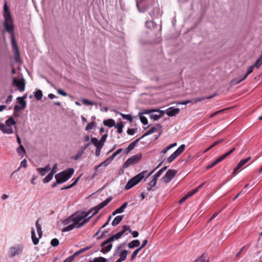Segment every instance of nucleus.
I'll return each mask as SVG.
<instances>
[{
  "label": "nucleus",
  "mask_w": 262,
  "mask_h": 262,
  "mask_svg": "<svg viewBox=\"0 0 262 262\" xmlns=\"http://www.w3.org/2000/svg\"><path fill=\"white\" fill-rule=\"evenodd\" d=\"M155 0H141L137 2V6L140 12H144L147 8L153 5Z\"/></svg>",
  "instance_id": "5"
},
{
  "label": "nucleus",
  "mask_w": 262,
  "mask_h": 262,
  "mask_svg": "<svg viewBox=\"0 0 262 262\" xmlns=\"http://www.w3.org/2000/svg\"><path fill=\"white\" fill-rule=\"evenodd\" d=\"M140 119L141 122L144 125H146L148 124V121L147 118L143 116H140Z\"/></svg>",
  "instance_id": "56"
},
{
  "label": "nucleus",
  "mask_w": 262,
  "mask_h": 262,
  "mask_svg": "<svg viewBox=\"0 0 262 262\" xmlns=\"http://www.w3.org/2000/svg\"><path fill=\"white\" fill-rule=\"evenodd\" d=\"M123 126L122 122L118 123L115 126V127L117 128V132L119 134H121L122 133Z\"/></svg>",
  "instance_id": "39"
},
{
  "label": "nucleus",
  "mask_w": 262,
  "mask_h": 262,
  "mask_svg": "<svg viewBox=\"0 0 262 262\" xmlns=\"http://www.w3.org/2000/svg\"><path fill=\"white\" fill-rule=\"evenodd\" d=\"M31 238L34 245H36L37 244H38L39 242V239L40 238H37L36 236L35 230L33 228H32L31 229Z\"/></svg>",
  "instance_id": "22"
},
{
  "label": "nucleus",
  "mask_w": 262,
  "mask_h": 262,
  "mask_svg": "<svg viewBox=\"0 0 262 262\" xmlns=\"http://www.w3.org/2000/svg\"><path fill=\"white\" fill-rule=\"evenodd\" d=\"M177 143H172L171 144H170L169 145H168V146H167L165 148H164V149H163L162 151H161V153L163 154H165L167 151L168 150H169L170 149L175 147L177 146Z\"/></svg>",
  "instance_id": "35"
},
{
  "label": "nucleus",
  "mask_w": 262,
  "mask_h": 262,
  "mask_svg": "<svg viewBox=\"0 0 262 262\" xmlns=\"http://www.w3.org/2000/svg\"><path fill=\"white\" fill-rule=\"evenodd\" d=\"M111 161V159H110V158H108V159H107L106 160H105V161H104L103 162L101 163L100 164L101 166H103L104 167H106L108 165L110 161Z\"/></svg>",
  "instance_id": "60"
},
{
  "label": "nucleus",
  "mask_w": 262,
  "mask_h": 262,
  "mask_svg": "<svg viewBox=\"0 0 262 262\" xmlns=\"http://www.w3.org/2000/svg\"><path fill=\"white\" fill-rule=\"evenodd\" d=\"M161 117L160 115L151 114L150 115V118L154 120H157Z\"/></svg>",
  "instance_id": "58"
},
{
  "label": "nucleus",
  "mask_w": 262,
  "mask_h": 262,
  "mask_svg": "<svg viewBox=\"0 0 262 262\" xmlns=\"http://www.w3.org/2000/svg\"><path fill=\"white\" fill-rule=\"evenodd\" d=\"M136 129L134 128H128L127 133L129 135H133L136 133Z\"/></svg>",
  "instance_id": "62"
},
{
  "label": "nucleus",
  "mask_w": 262,
  "mask_h": 262,
  "mask_svg": "<svg viewBox=\"0 0 262 262\" xmlns=\"http://www.w3.org/2000/svg\"><path fill=\"white\" fill-rule=\"evenodd\" d=\"M112 200V198H107L105 200L101 202L100 204H99L98 206H95V207L92 208L90 209L89 211L87 212H89V214L93 212L92 215L90 216V219L94 215H95L96 213H98L99 210L102 208H103L104 207L106 206Z\"/></svg>",
  "instance_id": "7"
},
{
  "label": "nucleus",
  "mask_w": 262,
  "mask_h": 262,
  "mask_svg": "<svg viewBox=\"0 0 262 262\" xmlns=\"http://www.w3.org/2000/svg\"><path fill=\"white\" fill-rule=\"evenodd\" d=\"M216 95V94H214L213 95L209 96H206V97L202 96V97L195 98L194 99H193V104L196 103L200 102L202 100H204L205 99H210L215 97Z\"/></svg>",
  "instance_id": "18"
},
{
  "label": "nucleus",
  "mask_w": 262,
  "mask_h": 262,
  "mask_svg": "<svg viewBox=\"0 0 262 262\" xmlns=\"http://www.w3.org/2000/svg\"><path fill=\"white\" fill-rule=\"evenodd\" d=\"M57 93L59 95H61L63 96H67L68 95V94L64 92L63 90H61V89H58L57 90Z\"/></svg>",
  "instance_id": "61"
},
{
  "label": "nucleus",
  "mask_w": 262,
  "mask_h": 262,
  "mask_svg": "<svg viewBox=\"0 0 262 262\" xmlns=\"http://www.w3.org/2000/svg\"><path fill=\"white\" fill-rule=\"evenodd\" d=\"M194 262H209L206 259V257L204 255H202L199 258L196 259Z\"/></svg>",
  "instance_id": "49"
},
{
  "label": "nucleus",
  "mask_w": 262,
  "mask_h": 262,
  "mask_svg": "<svg viewBox=\"0 0 262 262\" xmlns=\"http://www.w3.org/2000/svg\"><path fill=\"white\" fill-rule=\"evenodd\" d=\"M50 170V165L48 164L45 167L38 168L37 169L38 173L42 176H45Z\"/></svg>",
  "instance_id": "17"
},
{
  "label": "nucleus",
  "mask_w": 262,
  "mask_h": 262,
  "mask_svg": "<svg viewBox=\"0 0 262 262\" xmlns=\"http://www.w3.org/2000/svg\"><path fill=\"white\" fill-rule=\"evenodd\" d=\"M13 84L15 85L20 92H24L25 89V82L24 78L17 79L13 78Z\"/></svg>",
  "instance_id": "12"
},
{
  "label": "nucleus",
  "mask_w": 262,
  "mask_h": 262,
  "mask_svg": "<svg viewBox=\"0 0 262 262\" xmlns=\"http://www.w3.org/2000/svg\"><path fill=\"white\" fill-rule=\"evenodd\" d=\"M0 129L4 133L11 134L13 133V129L10 126L5 125L4 124H0Z\"/></svg>",
  "instance_id": "16"
},
{
  "label": "nucleus",
  "mask_w": 262,
  "mask_h": 262,
  "mask_svg": "<svg viewBox=\"0 0 262 262\" xmlns=\"http://www.w3.org/2000/svg\"><path fill=\"white\" fill-rule=\"evenodd\" d=\"M222 161H223L222 160V159L221 158V157H219L213 162H212V163L207 165V167H206V169H210Z\"/></svg>",
  "instance_id": "28"
},
{
  "label": "nucleus",
  "mask_w": 262,
  "mask_h": 262,
  "mask_svg": "<svg viewBox=\"0 0 262 262\" xmlns=\"http://www.w3.org/2000/svg\"><path fill=\"white\" fill-rule=\"evenodd\" d=\"M122 229L118 232V233L120 235V236L121 237L127 231L128 232H131V229L130 227L127 225H123L122 227Z\"/></svg>",
  "instance_id": "29"
},
{
  "label": "nucleus",
  "mask_w": 262,
  "mask_h": 262,
  "mask_svg": "<svg viewBox=\"0 0 262 262\" xmlns=\"http://www.w3.org/2000/svg\"><path fill=\"white\" fill-rule=\"evenodd\" d=\"M140 245V242L138 239L132 241L128 244V247L130 249H133L135 247H139Z\"/></svg>",
  "instance_id": "24"
},
{
  "label": "nucleus",
  "mask_w": 262,
  "mask_h": 262,
  "mask_svg": "<svg viewBox=\"0 0 262 262\" xmlns=\"http://www.w3.org/2000/svg\"><path fill=\"white\" fill-rule=\"evenodd\" d=\"M24 247L22 245L16 244L11 247L8 252V256L13 258L20 255L23 251Z\"/></svg>",
  "instance_id": "4"
},
{
  "label": "nucleus",
  "mask_w": 262,
  "mask_h": 262,
  "mask_svg": "<svg viewBox=\"0 0 262 262\" xmlns=\"http://www.w3.org/2000/svg\"><path fill=\"white\" fill-rule=\"evenodd\" d=\"M128 251L126 250H124L119 255V258L117 259L115 262H122L125 260L126 258Z\"/></svg>",
  "instance_id": "21"
},
{
  "label": "nucleus",
  "mask_w": 262,
  "mask_h": 262,
  "mask_svg": "<svg viewBox=\"0 0 262 262\" xmlns=\"http://www.w3.org/2000/svg\"><path fill=\"white\" fill-rule=\"evenodd\" d=\"M103 248L100 250L101 252H102L103 253H106L108 252L112 248L113 245L112 244L108 243L107 245H105V246H102Z\"/></svg>",
  "instance_id": "25"
},
{
  "label": "nucleus",
  "mask_w": 262,
  "mask_h": 262,
  "mask_svg": "<svg viewBox=\"0 0 262 262\" xmlns=\"http://www.w3.org/2000/svg\"><path fill=\"white\" fill-rule=\"evenodd\" d=\"M90 143H91V144L93 143L96 147L98 146V145H101L99 141L95 137L92 138Z\"/></svg>",
  "instance_id": "45"
},
{
  "label": "nucleus",
  "mask_w": 262,
  "mask_h": 262,
  "mask_svg": "<svg viewBox=\"0 0 262 262\" xmlns=\"http://www.w3.org/2000/svg\"><path fill=\"white\" fill-rule=\"evenodd\" d=\"M121 236L120 235L117 233L115 235H114L113 236H111L109 238H108L106 240L104 241L103 243H102L101 246H105V245L108 244V243H110L112 242H113L115 239H118L120 238Z\"/></svg>",
  "instance_id": "15"
},
{
  "label": "nucleus",
  "mask_w": 262,
  "mask_h": 262,
  "mask_svg": "<svg viewBox=\"0 0 262 262\" xmlns=\"http://www.w3.org/2000/svg\"><path fill=\"white\" fill-rule=\"evenodd\" d=\"M141 251L140 249L138 248L136 250H135L133 253H132L131 255V260H133L135 258L137 255L138 254V253Z\"/></svg>",
  "instance_id": "52"
},
{
  "label": "nucleus",
  "mask_w": 262,
  "mask_h": 262,
  "mask_svg": "<svg viewBox=\"0 0 262 262\" xmlns=\"http://www.w3.org/2000/svg\"><path fill=\"white\" fill-rule=\"evenodd\" d=\"M147 172L146 170L143 171L129 180L126 184L125 189L128 190L138 184L144 178Z\"/></svg>",
  "instance_id": "2"
},
{
  "label": "nucleus",
  "mask_w": 262,
  "mask_h": 262,
  "mask_svg": "<svg viewBox=\"0 0 262 262\" xmlns=\"http://www.w3.org/2000/svg\"><path fill=\"white\" fill-rule=\"evenodd\" d=\"M92 247H93V246H88V247H84L83 248H82L80 250H79L77 251V252H76L75 253H74L73 254L76 257V256L79 255V254L83 253L86 252V251L89 250Z\"/></svg>",
  "instance_id": "31"
},
{
  "label": "nucleus",
  "mask_w": 262,
  "mask_h": 262,
  "mask_svg": "<svg viewBox=\"0 0 262 262\" xmlns=\"http://www.w3.org/2000/svg\"><path fill=\"white\" fill-rule=\"evenodd\" d=\"M157 180V179L153 177V179L149 182L148 186L147 188L148 190H154L152 188L156 186Z\"/></svg>",
  "instance_id": "27"
},
{
  "label": "nucleus",
  "mask_w": 262,
  "mask_h": 262,
  "mask_svg": "<svg viewBox=\"0 0 262 262\" xmlns=\"http://www.w3.org/2000/svg\"><path fill=\"white\" fill-rule=\"evenodd\" d=\"M180 110L178 108L170 107L165 111V113L169 117L176 116L180 113Z\"/></svg>",
  "instance_id": "13"
},
{
  "label": "nucleus",
  "mask_w": 262,
  "mask_h": 262,
  "mask_svg": "<svg viewBox=\"0 0 262 262\" xmlns=\"http://www.w3.org/2000/svg\"><path fill=\"white\" fill-rule=\"evenodd\" d=\"M123 215L117 216L113 221L112 225L113 226H116L118 225L122 220Z\"/></svg>",
  "instance_id": "26"
},
{
  "label": "nucleus",
  "mask_w": 262,
  "mask_h": 262,
  "mask_svg": "<svg viewBox=\"0 0 262 262\" xmlns=\"http://www.w3.org/2000/svg\"><path fill=\"white\" fill-rule=\"evenodd\" d=\"M141 158L142 155L141 154L134 155L124 162L123 165V168H126L129 166L138 163L141 160Z\"/></svg>",
  "instance_id": "8"
},
{
  "label": "nucleus",
  "mask_w": 262,
  "mask_h": 262,
  "mask_svg": "<svg viewBox=\"0 0 262 262\" xmlns=\"http://www.w3.org/2000/svg\"><path fill=\"white\" fill-rule=\"evenodd\" d=\"M59 240L57 238H53L51 242V245L53 247H56L59 245Z\"/></svg>",
  "instance_id": "54"
},
{
  "label": "nucleus",
  "mask_w": 262,
  "mask_h": 262,
  "mask_svg": "<svg viewBox=\"0 0 262 262\" xmlns=\"http://www.w3.org/2000/svg\"><path fill=\"white\" fill-rule=\"evenodd\" d=\"M102 147H103V146H102L101 145H99V146L98 145V146L96 147V152H95L96 156H97V157L99 156V155L100 154L101 150Z\"/></svg>",
  "instance_id": "59"
},
{
  "label": "nucleus",
  "mask_w": 262,
  "mask_h": 262,
  "mask_svg": "<svg viewBox=\"0 0 262 262\" xmlns=\"http://www.w3.org/2000/svg\"><path fill=\"white\" fill-rule=\"evenodd\" d=\"M81 176H79L75 181L74 182L71 184V185H69V186H66L64 187H63L61 189V190H65V189H70L72 187H73L74 186H75L77 183V182H78L79 180V178H80Z\"/></svg>",
  "instance_id": "36"
},
{
  "label": "nucleus",
  "mask_w": 262,
  "mask_h": 262,
  "mask_svg": "<svg viewBox=\"0 0 262 262\" xmlns=\"http://www.w3.org/2000/svg\"><path fill=\"white\" fill-rule=\"evenodd\" d=\"M17 99L18 100L19 103L21 105V108H25L26 107V102L25 101L23 97H19Z\"/></svg>",
  "instance_id": "41"
},
{
  "label": "nucleus",
  "mask_w": 262,
  "mask_h": 262,
  "mask_svg": "<svg viewBox=\"0 0 262 262\" xmlns=\"http://www.w3.org/2000/svg\"><path fill=\"white\" fill-rule=\"evenodd\" d=\"M119 114L124 119L127 120L130 122L132 121L133 117L131 115H125V114H122L121 113H120Z\"/></svg>",
  "instance_id": "46"
},
{
  "label": "nucleus",
  "mask_w": 262,
  "mask_h": 262,
  "mask_svg": "<svg viewBox=\"0 0 262 262\" xmlns=\"http://www.w3.org/2000/svg\"><path fill=\"white\" fill-rule=\"evenodd\" d=\"M53 175L52 173H49L42 180L44 183L49 182L53 178Z\"/></svg>",
  "instance_id": "40"
},
{
  "label": "nucleus",
  "mask_w": 262,
  "mask_h": 262,
  "mask_svg": "<svg viewBox=\"0 0 262 262\" xmlns=\"http://www.w3.org/2000/svg\"><path fill=\"white\" fill-rule=\"evenodd\" d=\"M11 45H12V47L13 48V51H14L15 55H16L18 53V49L17 46L16 42H15L14 38L13 36H12V37H11Z\"/></svg>",
  "instance_id": "30"
},
{
  "label": "nucleus",
  "mask_w": 262,
  "mask_h": 262,
  "mask_svg": "<svg viewBox=\"0 0 262 262\" xmlns=\"http://www.w3.org/2000/svg\"><path fill=\"white\" fill-rule=\"evenodd\" d=\"M35 225L39 238H41L42 235V231L41 230V226L39 223L38 220L36 221Z\"/></svg>",
  "instance_id": "32"
},
{
  "label": "nucleus",
  "mask_w": 262,
  "mask_h": 262,
  "mask_svg": "<svg viewBox=\"0 0 262 262\" xmlns=\"http://www.w3.org/2000/svg\"><path fill=\"white\" fill-rule=\"evenodd\" d=\"M82 102L83 104H84L85 105H96V103H94L93 101H91L90 100L86 99H83L82 100Z\"/></svg>",
  "instance_id": "50"
},
{
  "label": "nucleus",
  "mask_w": 262,
  "mask_h": 262,
  "mask_svg": "<svg viewBox=\"0 0 262 262\" xmlns=\"http://www.w3.org/2000/svg\"><path fill=\"white\" fill-rule=\"evenodd\" d=\"M74 172V169L73 168H68L56 174L55 178L56 179H58L61 183H62L68 180Z\"/></svg>",
  "instance_id": "3"
},
{
  "label": "nucleus",
  "mask_w": 262,
  "mask_h": 262,
  "mask_svg": "<svg viewBox=\"0 0 262 262\" xmlns=\"http://www.w3.org/2000/svg\"><path fill=\"white\" fill-rule=\"evenodd\" d=\"M75 257V256H74V254H73L72 256H70L68 257V258H67L63 261V262H71L74 259V258Z\"/></svg>",
  "instance_id": "63"
},
{
  "label": "nucleus",
  "mask_w": 262,
  "mask_h": 262,
  "mask_svg": "<svg viewBox=\"0 0 262 262\" xmlns=\"http://www.w3.org/2000/svg\"><path fill=\"white\" fill-rule=\"evenodd\" d=\"M141 138H138L129 144V145L127 147V152H126L127 154L128 153L130 150H133L135 146L139 142V141L141 140Z\"/></svg>",
  "instance_id": "20"
},
{
  "label": "nucleus",
  "mask_w": 262,
  "mask_h": 262,
  "mask_svg": "<svg viewBox=\"0 0 262 262\" xmlns=\"http://www.w3.org/2000/svg\"><path fill=\"white\" fill-rule=\"evenodd\" d=\"M185 148V145L184 144H182L180 146H179V147L167 158V161L168 163H171L182 152H183Z\"/></svg>",
  "instance_id": "10"
},
{
  "label": "nucleus",
  "mask_w": 262,
  "mask_h": 262,
  "mask_svg": "<svg viewBox=\"0 0 262 262\" xmlns=\"http://www.w3.org/2000/svg\"><path fill=\"white\" fill-rule=\"evenodd\" d=\"M250 158L251 157H248L245 159L241 160L238 163V164L242 167L243 165H244L247 162H248L250 160Z\"/></svg>",
  "instance_id": "51"
},
{
  "label": "nucleus",
  "mask_w": 262,
  "mask_h": 262,
  "mask_svg": "<svg viewBox=\"0 0 262 262\" xmlns=\"http://www.w3.org/2000/svg\"><path fill=\"white\" fill-rule=\"evenodd\" d=\"M103 123L105 126H107L110 127L115 126L116 125L115 120L112 119L104 120L103 122Z\"/></svg>",
  "instance_id": "23"
},
{
  "label": "nucleus",
  "mask_w": 262,
  "mask_h": 262,
  "mask_svg": "<svg viewBox=\"0 0 262 262\" xmlns=\"http://www.w3.org/2000/svg\"><path fill=\"white\" fill-rule=\"evenodd\" d=\"M107 137V135L104 134L102 136L100 140H99L100 144L102 145V146H103L104 143L105 142Z\"/></svg>",
  "instance_id": "53"
},
{
  "label": "nucleus",
  "mask_w": 262,
  "mask_h": 262,
  "mask_svg": "<svg viewBox=\"0 0 262 262\" xmlns=\"http://www.w3.org/2000/svg\"><path fill=\"white\" fill-rule=\"evenodd\" d=\"M145 26L146 27L150 28L151 26H152L154 28L157 26V25L152 20H147L145 23Z\"/></svg>",
  "instance_id": "47"
},
{
  "label": "nucleus",
  "mask_w": 262,
  "mask_h": 262,
  "mask_svg": "<svg viewBox=\"0 0 262 262\" xmlns=\"http://www.w3.org/2000/svg\"><path fill=\"white\" fill-rule=\"evenodd\" d=\"M20 166L21 167L26 168L27 166V162L26 159H24L21 162L20 164Z\"/></svg>",
  "instance_id": "64"
},
{
  "label": "nucleus",
  "mask_w": 262,
  "mask_h": 262,
  "mask_svg": "<svg viewBox=\"0 0 262 262\" xmlns=\"http://www.w3.org/2000/svg\"><path fill=\"white\" fill-rule=\"evenodd\" d=\"M177 173V171L174 169H169L166 172L162 179L165 183L169 182L175 176Z\"/></svg>",
  "instance_id": "11"
},
{
  "label": "nucleus",
  "mask_w": 262,
  "mask_h": 262,
  "mask_svg": "<svg viewBox=\"0 0 262 262\" xmlns=\"http://www.w3.org/2000/svg\"><path fill=\"white\" fill-rule=\"evenodd\" d=\"M42 96V93L40 90H37L34 93V97L37 100H41Z\"/></svg>",
  "instance_id": "34"
},
{
  "label": "nucleus",
  "mask_w": 262,
  "mask_h": 262,
  "mask_svg": "<svg viewBox=\"0 0 262 262\" xmlns=\"http://www.w3.org/2000/svg\"><path fill=\"white\" fill-rule=\"evenodd\" d=\"M5 20L4 23L5 29L7 32L11 33L13 30V27L12 24V21L10 13H8L6 14L5 15Z\"/></svg>",
  "instance_id": "9"
},
{
  "label": "nucleus",
  "mask_w": 262,
  "mask_h": 262,
  "mask_svg": "<svg viewBox=\"0 0 262 262\" xmlns=\"http://www.w3.org/2000/svg\"><path fill=\"white\" fill-rule=\"evenodd\" d=\"M112 200V198H107L105 200L101 202L100 204H99L98 206H95V207L92 208L90 209L89 211L87 212H89V214L93 212L92 215L90 216V219L94 215H95L96 213H98L99 210L102 208H103L104 207L106 206Z\"/></svg>",
  "instance_id": "6"
},
{
  "label": "nucleus",
  "mask_w": 262,
  "mask_h": 262,
  "mask_svg": "<svg viewBox=\"0 0 262 262\" xmlns=\"http://www.w3.org/2000/svg\"><path fill=\"white\" fill-rule=\"evenodd\" d=\"M122 148H120L117 149L115 152H114L113 155L110 157H109L111 160L112 161L117 155H118L122 151Z\"/></svg>",
  "instance_id": "48"
},
{
  "label": "nucleus",
  "mask_w": 262,
  "mask_h": 262,
  "mask_svg": "<svg viewBox=\"0 0 262 262\" xmlns=\"http://www.w3.org/2000/svg\"><path fill=\"white\" fill-rule=\"evenodd\" d=\"M125 244H120L119 246L116 247V249L115 251V253L114 254V256H116L118 255L120 251L124 247Z\"/></svg>",
  "instance_id": "44"
},
{
  "label": "nucleus",
  "mask_w": 262,
  "mask_h": 262,
  "mask_svg": "<svg viewBox=\"0 0 262 262\" xmlns=\"http://www.w3.org/2000/svg\"><path fill=\"white\" fill-rule=\"evenodd\" d=\"M128 205L127 202L124 203L119 208H117L113 212V215H115L118 213H121L124 212V209L127 207Z\"/></svg>",
  "instance_id": "19"
},
{
  "label": "nucleus",
  "mask_w": 262,
  "mask_h": 262,
  "mask_svg": "<svg viewBox=\"0 0 262 262\" xmlns=\"http://www.w3.org/2000/svg\"><path fill=\"white\" fill-rule=\"evenodd\" d=\"M161 128V125H157L156 126H153L149 128L148 130H147L146 133H145L141 137V138H143L144 137L149 135L150 134H153L154 133H155L156 132H158L160 130Z\"/></svg>",
  "instance_id": "14"
},
{
  "label": "nucleus",
  "mask_w": 262,
  "mask_h": 262,
  "mask_svg": "<svg viewBox=\"0 0 262 262\" xmlns=\"http://www.w3.org/2000/svg\"><path fill=\"white\" fill-rule=\"evenodd\" d=\"M17 152L18 155L24 157L26 154V150L22 145H20L17 149Z\"/></svg>",
  "instance_id": "33"
},
{
  "label": "nucleus",
  "mask_w": 262,
  "mask_h": 262,
  "mask_svg": "<svg viewBox=\"0 0 262 262\" xmlns=\"http://www.w3.org/2000/svg\"><path fill=\"white\" fill-rule=\"evenodd\" d=\"M15 123L16 122L12 117L9 118V119L6 121V125L9 126L14 125Z\"/></svg>",
  "instance_id": "38"
},
{
  "label": "nucleus",
  "mask_w": 262,
  "mask_h": 262,
  "mask_svg": "<svg viewBox=\"0 0 262 262\" xmlns=\"http://www.w3.org/2000/svg\"><path fill=\"white\" fill-rule=\"evenodd\" d=\"M235 149V148L234 147L232 148L230 151L226 152L225 154H223V155L221 156V158L223 160H224L225 158H226L228 156H229L230 154H231Z\"/></svg>",
  "instance_id": "43"
},
{
  "label": "nucleus",
  "mask_w": 262,
  "mask_h": 262,
  "mask_svg": "<svg viewBox=\"0 0 262 262\" xmlns=\"http://www.w3.org/2000/svg\"><path fill=\"white\" fill-rule=\"evenodd\" d=\"M244 79H243V77H242V78H241L239 79H237V78L232 79V80L230 81V84L231 85H234L237 84L241 82H242L243 80H244Z\"/></svg>",
  "instance_id": "37"
},
{
  "label": "nucleus",
  "mask_w": 262,
  "mask_h": 262,
  "mask_svg": "<svg viewBox=\"0 0 262 262\" xmlns=\"http://www.w3.org/2000/svg\"><path fill=\"white\" fill-rule=\"evenodd\" d=\"M94 126H95L94 122L89 123L85 127V130H89L92 129L94 127Z\"/></svg>",
  "instance_id": "57"
},
{
  "label": "nucleus",
  "mask_w": 262,
  "mask_h": 262,
  "mask_svg": "<svg viewBox=\"0 0 262 262\" xmlns=\"http://www.w3.org/2000/svg\"><path fill=\"white\" fill-rule=\"evenodd\" d=\"M89 215V212H82L80 214L75 213L73 214L63 221L64 225H68L67 227L63 228L62 230V232H68L72 230L75 228H79L88 223L90 217L85 219Z\"/></svg>",
  "instance_id": "1"
},
{
  "label": "nucleus",
  "mask_w": 262,
  "mask_h": 262,
  "mask_svg": "<svg viewBox=\"0 0 262 262\" xmlns=\"http://www.w3.org/2000/svg\"><path fill=\"white\" fill-rule=\"evenodd\" d=\"M84 153L81 150L78 151L76 155L74 157V159L75 160H78Z\"/></svg>",
  "instance_id": "55"
},
{
  "label": "nucleus",
  "mask_w": 262,
  "mask_h": 262,
  "mask_svg": "<svg viewBox=\"0 0 262 262\" xmlns=\"http://www.w3.org/2000/svg\"><path fill=\"white\" fill-rule=\"evenodd\" d=\"M254 67H256V66H255V63L248 68L246 74L243 77V79H246L248 75L253 72Z\"/></svg>",
  "instance_id": "42"
}]
</instances>
